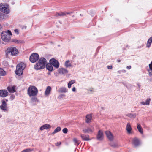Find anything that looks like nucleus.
<instances>
[{
	"mask_svg": "<svg viewBox=\"0 0 152 152\" xmlns=\"http://www.w3.org/2000/svg\"><path fill=\"white\" fill-rule=\"evenodd\" d=\"M46 64L47 61L46 59L44 57H41L36 63L34 69L36 70L43 69L45 68Z\"/></svg>",
	"mask_w": 152,
	"mask_h": 152,
	"instance_id": "1",
	"label": "nucleus"
},
{
	"mask_svg": "<svg viewBox=\"0 0 152 152\" xmlns=\"http://www.w3.org/2000/svg\"><path fill=\"white\" fill-rule=\"evenodd\" d=\"M18 53V50L16 48L12 47H8L5 52L7 57H9L10 56H15Z\"/></svg>",
	"mask_w": 152,
	"mask_h": 152,
	"instance_id": "2",
	"label": "nucleus"
},
{
	"mask_svg": "<svg viewBox=\"0 0 152 152\" xmlns=\"http://www.w3.org/2000/svg\"><path fill=\"white\" fill-rule=\"evenodd\" d=\"M37 88L34 86H31L27 90V94L30 97L36 96L38 94Z\"/></svg>",
	"mask_w": 152,
	"mask_h": 152,
	"instance_id": "3",
	"label": "nucleus"
},
{
	"mask_svg": "<svg viewBox=\"0 0 152 152\" xmlns=\"http://www.w3.org/2000/svg\"><path fill=\"white\" fill-rule=\"evenodd\" d=\"M26 65L24 63L21 62L16 67L15 73L16 75L20 76L23 73V70L25 69Z\"/></svg>",
	"mask_w": 152,
	"mask_h": 152,
	"instance_id": "4",
	"label": "nucleus"
},
{
	"mask_svg": "<svg viewBox=\"0 0 152 152\" xmlns=\"http://www.w3.org/2000/svg\"><path fill=\"white\" fill-rule=\"evenodd\" d=\"M9 7V5L6 4H0V10L6 14L9 13L10 10Z\"/></svg>",
	"mask_w": 152,
	"mask_h": 152,
	"instance_id": "5",
	"label": "nucleus"
},
{
	"mask_svg": "<svg viewBox=\"0 0 152 152\" xmlns=\"http://www.w3.org/2000/svg\"><path fill=\"white\" fill-rule=\"evenodd\" d=\"M1 36L2 40L5 42H8L11 39V37L9 35H8L7 32L4 31L1 34Z\"/></svg>",
	"mask_w": 152,
	"mask_h": 152,
	"instance_id": "6",
	"label": "nucleus"
},
{
	"mask_svg": "<svg viewBox=\"0 0 152 152\" xmlns=\"http://www.w3.org/2000/svg\"><path fill=\"white\" fill-rule=\"evenodd\" d=\"M39 58V56L37 53H33L30 57L29 60L32 63H34Z\"/></svg>",
	"mask_w": 152,
	"mask_h": 152,
	"instance_id": "7",
	"label": "nucleus"
},
{
	"mask_svg": "<svg viewBox=\"0 0 152 152\" xmlns=\"http://www.w3.org/2000/svg\"><path fill=\"white\" fill-rule=\"evenodd\" d=\"M49 62L56 68L58 69L59 68V63L58 60L54 58H52L50 60Z\"/></svg>",
	"mask_w": 152,
	"mask_h": 152,
	"instance_id": "8",
	"label": "nucleus"
},
{
	"mask_svg": "<svg viewBox=\"0 0 152 152\" xmlns=\"http://www.w3.org/2000/svg\"><path fill=\"white\" fill-rule=\"evenodd\" d=\"M0 109L4 112H7L8 109L7 107L6 102L4 100L2 101V105L0 106Z\"/></svg>",
	"mask_w": 152,
	"mask_h": 152,
	"instance_id": "9",
	"label": "nucleus"
},
{
	"mask_svg": "<svg viewBox=\"0 0 152 152\" xmlns=\"http://www.w3.org/2000/svg\"><path fill=\"white\" fill-rule=\"evenodd\" d=\"M94 130V127L91 126V127H88L86 129H83V132L84 133H92Z\"/></svg>",
	"mask_w": 152,
	"mask_h": 152,
	"instance_id": "10",
	"label": "nucleus"
},
{
	"mask_svg": "<svg viewBox=\"0 0 152 152\" xmlns=\"http://www.w3.org/2000/svg\"><path fill=\"white\" fill-rule=\"evenodd\" d=\"M105 133L107 137L109 140L112 141L113 139V136L112 133L109 131H105Z\"/></svg>",
	"mask_w": 152,
	"mask_h": 152,
	"instance_id": "11",
	"label": "nucleus"
},
{
	"mask_svg": "<svg viewBox=\"0 0 152 152\" xmlns=\"http://www.w3.org/2000/svg\"><path fill=\"white\" fill-rule=\"evenodd\" d=\"M8 93L6 90H0V97H6L8 96Z\"/></svg>",
	"mask_w": 152,
	"mask_h": 152,
	"instance_id": "12",
	"label": "nucleus"
},
{
	"mask_svg": "<svg viewBox=\"0 0 152 152\" xmlns=\"http://www.w3.org/2000/svg\"><path fill=\"white\" fill-rule=\"evenodd\" d=\"M103 133L102 132L101 130H99L97 136V139L99 140H102L103 139Z\"/></svg>",
	"mask_w": 152,
	"mask_h": 152,
	"instance_id": "13",
	"label": "nucleus"
},
{
	"mask_svg": "<svg viewBox=\"0 0 152 152\" xmlns=\"http://www.w3.org/2000/svg\"><path fill=\"white\" fill-rule=\"evenodd\" d=\"M132 143L133 145L136 147L139 146L140 144L139 140L136 138L133 140Z\"/></svg>",
	"mask_w": 152,
	"mask_h": 152,
	"instance_id": "14",
	"label": "nucleus"
},
{
	"mask_svg": "<svg viewBox=\"0 0 152 152\" xmlns=\"http://www.w3.org/2000/svg\"><path fill=\"white\" fill-rule=\"evenodd\" d=\"M51 127V126L49 124H45L40 128V130H42L45 129H50Z\"/></svg>",
	"mask_w": 152,
	"mask_h": 152,
	"instance_id": "15",
	"label": "nucleus"
},
{
	"mask_svg": "<svg viewBox=\"0 0 152 152\" xmlns=\"http://www.w3.org/2000/svg\"><path fill=\"white\" fill-rule=\"evenodd\" d=\"M80 136L83 140L88 141L90 140L89 138V136L88 135L81 134Z\"/></svg>",
	"mask_w": 152,
	"mask_h": 152,
	"instance_id": "16",
	"label": "nucleus"
},
{
	"mask_svg": "<svg viewBox=\"0 0 152 152\" xmlns=\"http://www.w3.org/2000/svg\"><path fill=\"white\" fill-rule=\"evenodd\" d=\"M59 72L60 74H67L68 72V71L64 68L60 69L59 70Z\"/></svg>",
	"mask_w": 152,
	"mask_h": 152,
	"instance_id": "17",
	"label": "nucleus"
},
{
	"mask_svg": "<svg viewBox=\"0 0 152 152\" xmlns=\"http://www.w3.org/2000/svg\"><path fill=\"white\" fill-rule=\"evenodd\" d=\"M70 14V13L67 12V13H64L63 12H61L59 13H56L55 14V16L56 17L58 16H62L64 15H66L69 14Z\"/></svg>",
	"mask_w": 152,
	"mask_h": 152,
	"instance_id": "18",
	"label": "nucleus"
},
{
	"mask_svg": "<svg viewBox=\"0 0 152 152\" xmlns=\"http://www.w3.org/2000/svg\"><path fill=\"white\" fill-rule=\"evenodd\" d=\"M132 129L130 123H127L126 126V130L127 132L129 134L131 133Z\"/></svg>",
	"mask_w": 152,
	"mask_h": 152,
	"instance_id": "19",
	"label": "nucleus"
},
{
	"mask_svg": "<svg viewBox=\"0 0 152 152\" xmlns=\"http://www.w3.org/2000/svg\"><path fill=\"white\" fill-rule=\"evenodd\" d=\"M51 90V88L50 86H48L47 88L45 93V95H48L50 93Z\"/></svg>",
	"mask_w": 152,
	"mask_h": 152,
	"instance_id": "20",
	"label": "nucleus"
},
{
	"mask_svg": "<svg viewBox=\"0 0 152 152\" xmlns=\"http://www.w3.org/2000/svg\"><path fill=\"white\" fill-rule=\"evenodd\" d=\"M47 69L50 71H52L53 70L52 65L50 64H47L46 65Z\"/></svg>",
	"mask_w": 152,
	"mask_h": 152,
	"instance_id": "21",
	"label": "nucleus"
},
{
	"mask_svg": "<svg viewBox=\"0 0 152 152\" xmlns=\"http://www.w3.org/2000/svg\"><path fill=\"white\" fill-rule=\"evenodd\" d=\"M152 42V36L147 41L146 44V47L149 48L150 47Z\"/></svg>",
	"mask_w": 152,
	"mask_h": 152,
	"instance_id": "22",
	"label": "nucleus"
},
{
	"mask_svg": "<svg viewBox=\"0 0 152 152\" xmlns=\"http://www.w3.org/2000/svg\"><path fill=\"white\" fill-rule=\"evenodd\" d=\"M58 91L59 93H65L68 91V90L66 88L62 87L59 89Z\"/></svg>",
	"mask_w": 152,
	"mask_h": 152,
	"instance_id": "23",
	"label": "nucleus"
},
{
	"mask_svg": "<svg viewBox=\"0 0 152 152\" xmlns=\"http://www.w3.org/2000/svg\"><path fill=\"white\" fill-rule=\"evenodd\" d=\"M7 89L11 93H14L15 92V87L14 86L10 87V86L8 87Z\"/></svg>",
	"mask_w": 152,
	"mask_h": 152,
	"instance_id": "24",
	"label": "nucleus"
},
{
	"mask_svg": "<svg viewBox=\"0 0 152 152\" xmlns=\"http://www.w3.org/2000/svg\"><path fill=\"white\" fill-rule=\"evenodd\" d=\"M137 129H138V131L140 133L142 134L143 133V129H142V128L141 127L140 124L139 123H137Z\"/></svg>",
	"mask_w": 152,
	"mask_h": 152,
	"instance_id": "25",
	"label": "nucleus"
},
{
	"mask_svg": "<svg viewBox=\"0 0 152 152\" xmlns=\"http://www.w3.org/2000/svg\"><path fill=\"white\" fill-rule=\"evenodd\" d=\"M6 72L2 68H0V76H4L6 75Z\"/></svg>",
	"mask_w": 152,
	"mask_h": 152,
	"instance_id": "26",
	"label": "nucleus"
},
{
	"mask_svg": "<svg viewBox=\"0 0 152 152\" xmlns=\"http://www.w3.org/2000/svg\"><path fill=\"white\" fill-rule=\"evenodd\" d=\"M65 66L66 68H68L69 66H72V65L71 64L70 61L69 60H67L65 61Z\"/></svg>",
	"mask_w": 152,
	"mask_h": 152,
	"instance_id": "27",
	"label": "nucleus"
},
{
	"mask_svg": "<svg viewBox=\"0 0 152 152\" xmlns=\"http://www.w3.org/2000/svg\"><path fill=\"white\" fill-rule=\"evenodd\" d=\"M92 118V115L91 114H88L86 116V122L88 123L91 121Z\"/></svg>",
	"mask_w": 152,
	"mask_h": 152,
	"instance_id": "28",
	"label": "nucleus"
},
{
	"mask_svg": "<svg viewBox=\"0 0 152 152\" xmlns=\"http://www.w3.org/2000/svg\"><path fill=\"white\" fill-rule=\"evenodd\" d=\"M127 116L130 118H134L136 117V115L135 113H129L127 114Z\"/></svg>",
	"mask_w": 152,
	"mask_h": 152,
	"instance_id": "29",
	"label": "nucleus"
},
{
	"mask_svg": "<svg viewBox=\"0 0 152 152\" xmlns=\"http://www.w3.org/2000/svg\"><path fill=\"white\" fill-rule=\"evenodd\" d=\"M61 130V128L60 127H57L54 131L52 133V134H55Z\"/></svg>",
	"mask_w": 152,
	"mask_h": 152,
	"instance_id": "30",
	"label": "nucleus"
},
{
	"mask_svg": "<svg viewBox=\"0 0 152 152\" xmlns=\"http://www.w3.org/2000/svg\"><path fill=\"white\" fill-rule=\"evenodd\" d=\"M73 141L74 142L75 145L77 146H78L80 143V141L78 140L76 138H74L73 140Z\"/></svg>",
	"mask_w": 152,
	"mask_h": 152,
	"instance_id": "31",
	"label": "nucleus"
},
{
	"mask_svg": "<svg viewBox=\"0 0 152 152\" xmlns=\"http://www.w3.org/2000/svg\"><path fill=\"white\" fill-rule=\"evenodd\" d=\"M34 149L31 148H27L23 150L21 152H31L33 151Z\"/></svg>",
	"mask_w": 152,
	"mask_h": 152,
	"instance_id": "32",
	"label": "nucleus"
},
{
	"mask_svg": "<svg viewBox=\"0 0 152 152\" xmlns=\"http://www.w3.org/2000/svg\"><path fill=\"white\" fill-rule=\"evenodd\" d=\"M31 100L32 101V102L38 101V100L37 98L35 96H32V97L31 99Z\"/></svg>",
	"mask_w": 152,
	"mask_h": 152,
	"instance_id": "33",
	"label": "nucleus"
},
{
	"mask_svg": "<svg viewBox=\"0 0 152 152\" xmlns=\"http://www.w3.org/2000/svg\"><path fill=\"white\" fill-rule=\"evenodd\" d=\"M151 99L150 98H148L147 99L146 102H145L146 105H148L149 104Z\"/></svg>",
	"mask_w": 152,
	"mask_h": 152,
	"instance_id": "34",
	"label": "nucleus"
},
{
	"mask_svg": "<svg viewBox=\"0 0 152 152\" xmlns=\"http://www.w3.org/2000/svg\"><path fill=\"white\" fill-rule=\"evenodd\" d=\"M147 71L148 72L149 76L150 77H151L152 76V70L148 69Z\"/></svg>",
	"mask_w": 152,
	"mask_h": 152,
	"instance_id": "35",
	"label": "nucleus"
},
{
	"mask_svg": "<svg viewBox=\"0 0 152 152\" xmlns=\"http://www.w3.org/2000/svg\"><path fill=\"white\" fill-rule=\"evenodd\" d=\"M12 42H14L16 43H19L20 42L19 40L15 39H13L11 40Z\"/></svg>",
	"mask_w": 152,
	"mask_h": 152,
	"instance_id": "36",
	"label": "nucleus"
},
{
	"mask_svg": "<svg viewBox=\"0 0 152 152\" xmlns=\"http://www.w3.org/2000/svg\"><path fill=\"white\" fill-rule=\"evenodd\" d=\"M15 95L12 94L10 96V100L11 101H12L15 98Z\"/></svg>",
	"mask_w": 152,
	"mask_h": 152,
	"instance_id": "37",
	"label": "nucleus"
},
{
	"mask_svg": "<svg viewBox=\"0 0 152 152\" xmlns=\"http://www.w3.org/2000/svg\"><path fill=\"white\" fill-rule=\"evenodd\" d=\"M62 131L64 133L66 134L68 132V129L67 128H65L63 129Z\"/></svg>",
	"mask_w": 152,
	"mask_h": 152,
	"instance_id": "38",
	"label": "nucleus"
},
{
	"mask_svg": "<svg viewBox=\"0 0 152 152\" xmlns=\"http://www.w3.org/2000/svg\"><path fill=\"white\" fill-rule=\"evenodd\" d=\"M65 95L64 94H60L58 97V98L59 99H60L62 98L63 97H65Z\"/></svg>",
	"mask_w": 152,
	"mask_h": 152,
	"instance_id": "39",
	"label": "nucleus"
},
{
	"mask_svg": "<svg viewBox=\"0 0 152 152\" xmlns=\"http://www.w3.org/2000/svg\"><path fill=\"white\" fill-rule=\"evenodd\" d=\"M149 69H148L152 70V61L151 62V63L149 64Z\"/></svg>",
	"mask_w": 152,
	"mask_h": 152,
	"instance_id": "40",
	"label": "nucleus"
},
{
	"mask_svg": "<svg viewBox=\"0 0 152 152\" xmlns=\"http://www.w3.org/2000/svg\"><path fill=\"white\" fill-rule=\"evenodd\" d=\"M14 32L15 34L18 35L19 34V30L18 29H15L14 30Z\"/></svg>",
	"mask_w": 152,
	"mask_h": 152,
	"instance_id": "41",
	"label": "nucleus"
},
{
	"mask_svg": "<svg viewBox=\"0 0 152 152\" xmlns=\"http://www.w3.org/2000/svg\"><path fill=\"white\" fill-rule=\"evenodd\" d=\"M75 82V81L74 80H72L69 82V83L71 85H72Z\"/></svg>",
	"mask_w": 152,
	"mask_h": 152,
	"instance_id": "42",
	"label": "nucleus"
},
{
	"mask_svg": "<svg viewBox=\"0 0 152 152\" xmlns=\"http://www.w3.org/2000/svg\"><path fill=\"white\" fill-rule=\"evenodd\" d=\"M7 34H8V35H9L10 36V35H12V33L10 31L8 30L7 31Z\"/></svg>",
	"mask_w": 152,
	"mask_h": 152,
	"instance_id": "43",
	"label": "nucleus"
},
{
	"mask_svg": "<svg viewBox=\"0 0 152 152\" xmlns=\"http://www.w3.org/2000/svg\"><path fill=\"white\" fill-rule=\"evenodd\" d=\"M107 68L108 69H111L112 68V66H107Z\"/></svg>",
	"mask_w": 152,
	"mask_h": 152,
	"instance_id": "44",
	"label": "nucleus"
},
{
	"mask_svg": "<svg viewBox=\"0 0 152 152\" xmlns=\"http://www.w3.org/2000/svg\"><path fill=\"white\" fill-rule=\"evenodd\" d=\"M61 142H57L56 143V146H58V145H60L61 144Z\"/></svg>",
	"mask_w": 152,
	"mask_h": 152,
	"instance_id": "45",
	"label": "nucleus"
},
{
	"mask_svg": "<svg viewBox=\"0 0 152 152\" xmlns=\"http://www.w3.org/2000/svg\"><path fill=\"white\" fill-rule=\"evenodd\" d=\"M111 146L115 147L117 146V145L116 144H113V145H111Z\"/></svg>",
	"mask_w": 152,
	"mask_h": 152,
	"instance_id": "46",
	"label": "nucleus"
},
{
	"mask_svg": "<svg viewBox=\"0 0 152 152\" xmlns=\"http://www.w3.org/2000/svg\"><path fill=\"white\" fill-rule=\"evenodd\" d=\"M71 85H71L69 83L68 84V88H71Z\"/></svg>",
	"mask_w": 152,
	"mask_h": 152,
	"instance_id": "47",
	"label": "nucleus"
},
{
	"mask_svg": "<svg viewBox=\"0 0 152 152\" xmlns=\"http://www.w3.org/2000/svg\"><path fill=\"white\" fill-rule=\"evenodd\" d=\"M131 68V66H127L126 67L127 69H130Z\"/></svg>",
	"mask_w": 152,
	"mask_h": 152,
	"instance_id": "48",
	"label": "nucleus"
},
{
	"mask_svg": "<svg viewBox=\"0 0 152 152\" xmlns=\"http://www.w3.org/2000/svg\"><path fill=\"white\" fill-rule=\"evenodd\" d=\"M137 85L138 87V89H139V90H140V87H141V85L140 84H137Z\"/></svg>",
	"mask_w": 152,
	"mask_h": 152,
	"instance_id": "49",
	"label": "nucleus"
},
{
	"mask_svg": "<svg viewBox=\"0 0 152 152\" xmlns=\"http://www.w3.org/2000/svg\"><path fill=\"white\" fill-rule=\"evenodd\" d=\"M72 91L73 92H75L76 91V88H75L74 87H73L72 89Z\"/></svg>",
	"mask_w": 152,
	"mask_h": 152,
	"instance_id": "50",
	"label": "nucleus"
},
{
	"mask_svg": "<svg viewBox=\"0 0 152 152\" xmlns=\"http://www.w3.org/2000/svg\"><path fill=\"white\" fill-rule=\"evenodd\" d=\"M140 104H143V105H146L145 103V102H140Z\"/></svg>",
	"mask_w": 152,
	"mask_h": 152,
	"instance_id": "51",
	"label": "nucleus"
},
{
	"mask_svg": "<svg viewBox=\"0 0 152 152\" xmlns=\"http://www.w3.org/2000/svg\"><path fill=\"white\" fill-rule=\"evenodd\" d=\"M126 70H122V72H124V73L126 72Z\"/></svg>",
	"mask_w": 152,
	"mask_h": 152,
	"instance_id": "52",
	"label": "nucleus"
},
{
	"mask_svg": "<svg viewBox=\"0 0 152 152\" xmlns=\"http://www.w3.org/2000/svg\"><path fill=\"white\" fill-rule=\"evenodd\" d=\"M2 28V26H1V25L0 24V30L1 29V28Z\"/></svg>",
	"mask_w": 152,
	"mask_h": 152,
	"instance_id": "53",
	"label": "nucleus"
},
{
	"mask_svg": "<svg viewBox=\"0 0 152 152\" xmlns=\"http://www.w3.org/2000/svg\"><path fill=\"white\" fill-rule=\"evenodd\" d=\"M117 61L118 62H120L121 61L120 60H118Z\"/></svg>",
	"mask_w": 152,
	"mask_h": 152,
	"instance_id": "54",
	"label": "nucleus"
},
{
	"mask_svg": "<svg viewBox=\"0 0 152 152\" xmlns=\"http://www.w3.org/2000/svg\"><path fill=\"white\" fill-rule=\"evenodd\" d=\"M2 117V115L0 114V118Z\"/></svg>",
	"mask_w": 152,
	"mask_h": 152,
	"instance_id": "55",
	"label": "nucleus"
},
{
	"mask_svg": "<svg viewBox=\"0 0 152 152\" xmlns=\"http://www.w3.org/2000/svg\"><path fill=\"white\" fill-rule=\"evenodd\" d=\"M5 100L7 102L8 101V100L7 99H5Z\"/></svg>",
	"mask_w": 152,
	"mask_h": 152,
	"instance_id": "56",
	"label": "nucleus"
},
{
	"mask_svg": "<svg viewBox=\"0 0 152 152\" xmlns=\"http://www.w3.org/2000/svg\"><path fill=\"white\" fill-rule=\"evenodd\" d=\"M6 64H7V63L6 62Z\"/></svg>",
	"mask_w": 152,
	"mask_h": 152,
	"instance_id": "57",
	"label": "nucleus"
}]
</instances>
